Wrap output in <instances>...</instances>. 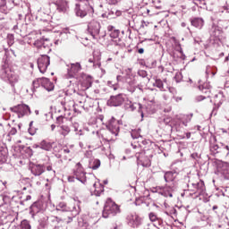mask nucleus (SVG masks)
<instances>
[{
  "label": "nucleus",
  "instance_id": "4d7b16f0",
  "mask_svg": "<svg viewBox=\"0 0 229 229\" xmlns=\"http://www.w3.org/2000/svg\"><path fill=\"white\" fill-rule=\"evenodd\" d=\"M138 75L140 76V78H146V76H148V72L144 70H140L138 72Z\"/></svg>",
  "mask_w": 229,
  "mask_h": 229
},
{
  "label": "nucleus",
  "instance_id": "a18cd8bd",
  "mask_svg": "<svg viewBox=\"0 0 229 229\" xmlns=\"http://www.w3.org/2000/svg\"><path fill=\"white\" fill-rule=\"evenodd\" d=\"M63 152L65 154V155H68V160H71V158H72V155H74V151H72V148H69L67 147H64L63 148Z\"/></svg>",
  "mask_w": 229,
  "mask_h": 229
},
{
  "label": "nucleus",
  "instance_id": "052dcab7",
  "mask_svg": "<svg viewBox=\"0 0 229 229\" xmlns=\"http://www.w3.org/2000/svg\"><path fill=\"white\" fill-rule=\"evenodd\" d=\"M13 30L15 31V33H17L18 35H21V29H19V25H14L13 26Z\"/></svg>",
  "mask_w": 229,
  "mask_h": 229
},
{
  "label": "nucleus",
  "instance_id": "473e14b6",
  "mask_svg": "<svg viewBox=\"0 0 229 229\" xmlns=\"http://www.w3.org/2000/svg\"><path fill=\"white\" fill-rule=\"evenodd\" d=\"M8 158V150L6 148H0V165L5 164L6 160Z\"/></svg>",
  "mask_w": 229,
  "mask_h": 229
},
{
  "label": "nucleus",
  "instance_id": "5701e85b",
  "mask_svg": "<svg viewBox=\"0 0 229 229\" xmlns=\"http://www.w3.org/2000/svg\"><path fill=\"white\" fill-rule=\"evenodd\" d=\"M218 171L225 180H229V163L224 162L218 166Z\"/></svg>",
  "mask_w": 229,
  "mask_h": 229
},
{
  "label": "nucleus",
  "instance_id": "58836bf2",
  "mask_svg": "<svg viewBox=\"0 0 229 229\" xmlns=\"http://www.w3.org/2000/svg\"><path fill=\"white\" fill-rule=\"evenodd\" d=\"M217 72V68L216 66H210L208 65L206 68V74L208 76L209 74H212V76H216Z\"/></svg>",
  "mask_w": 229,
  "mask_h": 229
},
{
  "label": "nucleus",
  "instance_id": "bf43d9fd",
  "mask_svg": "<svg viewBox=\"0 0 229 229\" xmlns=\"http://www.w3.org/2000/svg\"><path fill=\"white\" fill-rule=\"evenodd\" d=\"M71 33V31L69 30V28H65V29H63V30L60 32L61 35H67Z\"/></svg>",
  "mask_w": 229,
  "mask_h": 229
},
{
  "label": "nucleus",
  "instance_id": "7ed1b4c3",
  "mask_svg": "<svg viewBox=\"0 0 229 229\" xmlns=\"http://www.w3.org/2000/svg\"><path fill=\"white\" fill-rule=\"evenodd\" d=\"M74 13L76 17H80L81 19H84L87 15L92 17L94 15V7L89 0H81L79 4H75Z\"/></svg>",
  "mask_w": 229,
  "mask_h": 229
},
{
  "label": "nucleus",
  "instance_id": "e2e57ef3",
  "mask_svg": "<svg viewBox=\"0 0 229 229\" xmlns=\"http://www.w3.org/2000/svg\"><path fill=\"white\" fill-rule=\"evenodd\" d=\"M29 133L30 135H35L37 133V129L29 128Z\"/></svg>",
  "mask_w": 229,
  "mask_h": 229
},
{
  "label": "nucleus",
  "instance_id": "412c9836",
  "mask_svg": "<svg viewBox=\"0 0 229 229\" xmlns=\"http://www.w3.org/2000/svg\"><path fill=\"white\" fill-rule=\"evenodd\" d=\"M123 103H124V98H123V94L111 97L107 101V105H109V106H121Z\"/></svg>",
  "mask_w": 229,
  "mask_h": 229
},
{
  "label": "nucleus",
  "instance_id": "aec40b11",
  "mask_svg": "<svg viewBox=\"0 0 229 229\" xmlns=\"http://www.w3.org/2000/svg\"><path fill=\"white\" fill-rule=\"evenodd\" d=\"M125 110L129 112H133L138 109V112L141 114V117H144V111H142V106L139 103H131V101H127L124 105Z\"/></svg>",
  "mask_w": 229,
  "mask_h": 229
},
{
  "label": "nucleus",
  "instance_id": "3c124183",
  "mask_svg": "<svg viewBox=\"0 0 229 229\" xmlns=\"http://www.w3.org/2000/svg\"><path fill=\"white\" fill-rule=\"evenodd\" d=\"M182 78H183V75H182V72L175 73L174 80H175L176 83H180V81H182Z\"/></svg>",
  "mask_w": 229,
  "mask_h": 229
},
{
  "label": "nucleus",
  "instance_id": "cd10ccee",
  "mask_svg": "<svg viewBox=\"0 0 229 229\" xmlns=\"http://www.w3.org/2000/svg\"><path fill=\"white\" fill-rule=\"evenodd\" d=\"M127 90L131 94L137 90V80L135 78L127 79Z\"/></svg>",
  "mask_w": 229,
  "mask_h": 229
},
{
  "label": "nucleus",
  "instance_id": "ea45409f",
  "mask_svg": "<svg viewBox=\"0 0 229 229\" xmlns=\"http://www.w3.org/2000/svg\"><path fill=\"white\" fill-rule=\"evenodd\" d=\"M70 130L71 131H74L75 135H81V129H80V124L78 123H72Z\"/></svg>",
  "mask_w": 229,
  "mask_h": 229
},
{
  "label": "nucleus",
  "instance_id": "603ef678",
  "mask_svg": "<svg viewBox=\"0 0 229 229\" xmlns=\"http://www.w3.org/2000/svg\"><path fill=\"white\" fill-rule=\"evenodd\" d=\"M107 85L108 87H111L113 90H117V89H119V85L117 83L112 82L111 81H107Z\"/></svg>",
  "mask_w": 229,
  "mask_h": 229
},
{
  "label": "nucleus",
  "instance_id": "423d86ee",
  "mask_svg": "<svg viewBox=\"0 0 229 229\" xmlns=\"http://www.w3.org/2000/svg\"><path fill=\"white\" fill-rule=\"evenodd\" d=\"M74 205L72 207V208L71 209L72 212V216H68V218H60L58 216H51L50 217V221H52V223H72V219L73 217H76V216H80V212H81V208L80 207L81 201L80 200H76V199H74Z\"/></svg>",
  "mask_w": 229,
  "mask_h": 229
},
{
  "label": "nucleus",
  "instance_id": "39448f33",
  "mask_svg": "<svg viewBox=\"0 0 229 229\" xmlns=\"http://www.w3.org/2000/svg\"><path fill=\"white\" fill-rule=\"evenodd\" d=\"M188 188L189 189L185 191L186 194L194 199L205 194V182L203 181H199L197 183L190 182Z\"/></svg>",
  "mask_w": 229,
  "mask_h": 229
},
{
  "label": "nucleus",
  "instance_id": "6e6552de",
  "mask_svg": "<svg viewBox=\"0 0 229 229\" xmlns=\"http://www.w3.org/2000/svg\"><path fill=\"white\" fill-rule=\"evenodd\" d=\"M106 129H107V134H111V137H107L106 140H115V137L119 135V121L116 120L115 118L112 117L110 120L106 124Z\"/></svg>",
  "mask_w": 229,
  "mask_h": 229
},
{
  "label": "nucleus",
  "instance_id": "f8f14e48",
  "mask_svg": "<svg viewBox=\"0 0 229 229\" xmlns=\"http://www.w3.org/2000/svg\"><path fill=\"white\" fill-rule=\"evenodd\" d=\"M88 31L89 35L93 37V38H98V37L99 36V31H101V23L95 20L91 21L88 24Z\"/></svg>",
  "mask_w": 229,
  "mask_h": 229
},
{
  "label": "nucleus",
  "instance_id": "2eb2a0df",
  "mask_svg": "<svg viewBox=\"0 0 229 229\" xmlns=\"http://www.w3.org/2000/svg\"><path fill=\"white\" fill-rule=\"evenodd\" d=\"M176 184L174 182H170L163 187L159 194H161V196H164L165 198H173L174 192H176Z\"/></svg>",
  "mask_w": 229,
  "mask_h": 229
},
{
  "label": "nucleus",
  "instance_id": "c9c22d12",
  "mask_svg": "<svg viewBox=\"0 0 229 229\" xmlns=\"http://www.w3.org/2000/svg\"><path fill=\"white\" fill-rule=\"evenodd\" d=\"M40 85L42 86V78L33 81L32 86L30 88L31 92H33V94H35L37 89L40 88Z\"/></svg>",
  "mask_w": 229,
  "mask_h": 229
},
{
  "label": "nucleus",
  "instance_id": "0e129e2a",
  "mask_svg": "<svg viewBox=\"0 0 229 229\" xmlns=\"http://www.w3.org/2000/svg\"><path fill=\"white\" fill-rule=\"evenodd\" d=\"M114 30H115V27L112 26V25H109L107 27V31H109L110 33H112V31H114Z\"/></svg>",
  "mask_w": 229,
  "mask_h": 229
},
{
  "label": "nucleus",
  "instance_id": "dca6fc26",
  "mask_svg": "<svg viewBox=\"0 0 229 229\" xmlns=\"http://www.w3.org/2000/svg\"><path fill=\"white\" fill-rule=\"evenodd\" d=\"M81 71L80 63L67 64V78H78V73Z\"/></svg>",
  "mask_w": 229,
  "mask_h": 229
},
{
  "label": "nucleus",
  "instance_id": "79ce46f5",
  "mask_svg": "<svg viewBox=\"0 0 229 229\" xmlns=\"http://www.w3.org/2000/svg\"><path fill=\"white\" fill-rule=\"evenodd\" d=\"M0 12L1 13H8V7H6V0H0Z\"/></svg>",
  "mask_w": 229,
  "mask_h": 229
},
{
  "label": "nucleus",
  "instance_id": "b1692460",
  "mask_svg": "<svg viewBox=\"0 0 229 229\" xmlns=\"http://www.w3.org/2000/svg\"><path fill=\"white\" fill-rule=\"evenodd\" d=\"M41 87L46 90H47V92H51L52 90H55V84L46 77L42 78Z\"/></svg>",
  "mask_w": 229,
  "mask_h": 229
},
{
  "label": "nucleus",
  "instance_id": "9b49d317",
  "mask_svg": "<svg viewBox=\"0 0 229 229\" xmlns=\"http://www.w3.org/2000/svg\"><path fill=\"white\" fill-rule=\"evenodd\" d=\"M229 27V20H220L217 21V26L213 27V37H216V38H219V35L223 32V30H228Z\"/></svg>",
  "mask_w": 229,
  "mask_h": 229
},
{
  "label": "nucleus",
  "instance_id": "338daca9",
  "mask_svg": "<svg viewBox=\"0 0 229 229\" xmlns=\"http://www.w3.org/2000/svg\"><path fill=\"white\" fill-rule=\"evenodd\" d=\"M223 10H225V12H226V13H229V6H228V4L224 5L223 6Z\"/></svg>",
  "mask_w": 229,
  "mask_h": 229
},
{
  "label": "nucleus",
  "instance_id": "f3484780",
  "mask_svg": "<svg viewBox=\"0 0 229 229\" xmlns=\"http://www.w3.org/2000/svg\"><path fill=\"white\" fill-rule=\"evenodd\" d=\"M73 174L79 182L81 183L87 182V176H85L86 173L83 170V166H81V163L76 164V170H74Z\"/></svg>",
  "mask_w": 229,
  "mask_h": 229
},
{
  "label": "nucleus",
  "instance_id": "774afa93",
  "mask_svg": "<svg viewBox=\"0 0 229 229\" xmlns=\"http://www.w3.org/2000/svg\"><path fill=\"white\" fill-rule=\"evenodd\" d=\"M76 180V178L74 177V176H69L68 177V182H74Z\"/></svg>",
  "mask_w": 229,
  "mask_h": 229
},
{
  "label": "nucleus",
  "instance_id": "f704fd0d",
  "mask_svg": "<svg viewBox=\"0 0 229 229\" xmlns=\"http://www.w3.org/2000/svg\"><path fill=\"white\" fill-rule=\"evenodd\" d=\"M39 148L45 151H51V149H53V144H51V142L43 140L39 143Z\"/></svg>",
  "mask_w": 229,
  "mask_h": 229
},
{
  "label": "nucleus",
  "instance_id": "a19ab883",
  "mask_svg": "<svg viewBox=\"0 0 229 229\" xmlns=\"http://www.w3.org/2000/svg\"><path fill=\"white\" fill-rule=\"evenodd\" d=\"M61 135H63L64 137H67L68 133H71V127H69L68 125H61Z\"/></svg>",
  "mask_w": 229,
  "mask_h": 229
},
{
  "label": "nucleus",
  "instance_id": "c85d7f7f",
  "mask_svg": "<svg viewBox=\"0 0 229 229\" xmlns=\"http://www.w3.org/2000/svg\"><path fill=\"white\" fill-rule=\"evenodd\" d=\"M191 26H194V28H197L198 30H201L203 26H205V21L203 18H193L191 20Z\"/></svg>",
  "mask_w": 229,
  "mask_h": 229
},
{
  "label": "nucleus",
  "instance_id": "09e8293b",
  "mask_svg": "<svg viewBox=\"0 0 229 229\" xmlns=\"http://www.w3.org/2000/svg\"><path fill=\"white\" fill-rule=\"evenodd\" d=\"M14 40H15V38L13 37V34L7 35V44H8V46H13Z\"/></svg>",
  "mask_w": 229,
  "mask_h": 229
},
{
  "label": "nucleus",
  "instance_id": "ddd939ff",
  "mask_svg": "<svg viewBox=\"0 0 229 229\" xmlns=\"http://www.w3.org/2000/svg\"><path fill=\"white\" fill-rule=\"evenodd\" d=\"M50 64H51V59L47 55H43L39 58H38V67L39 72L42 74H44V72L47 71V67H49Z\"/></svg>",
  "mask_w": 229,
  "mask_h": 229
},
{
  "label": "nucleus",
  "instance_id": "9d476101",
  "mask_svg": "<svg viewBox=\"0 0 229 229\" xmlns=\"http://www.w3.org/2000/svg\"><path fill=\"white\" fill-rule=\"evenodd\" d=\"M50 46L49 38H41L34 42V47L42 51V53H49L51 51Z\"/></svg>",
  "mask_w": 229,
  "mask_h": 229
},
{
  "label": "nucleus",
  "instance_id": "5fc2aeb1",
  "mask_svg": "<svg viewBox=\"0 0 229 229\" xmlns=\"http://www.w3.org/2000/svg\"><path fill=\"white\" fill-rule=\"evenodd\" d=\"M191 158H193V160H199V158H201V154H199L198 152H194L191 155Z\"/></svg>",
  "mask_w": 229,
  "mask_h": 229
},
{
  "label": "nucleus",
  "instance_id": "bb28decb",
  "mask_svg": "<svg viewBox=\"0 0 229 229\" xmlns=\"http://www.w3.org/2000/svg\"><path fill=\"white\" fill-rule=\"evenodd\" d=\"M12 55L15 56V51L12 49L9 51H5V55L3 58V62H4L3 65H6V67H9L10 64H12V56H11Z\"/></svg>",
  "mask_w": 229,
  "mask_h": 229
},
{
  "label": "nucleus",
  "instance_id": "20e7f679",
  "mask_svg": "<svg viewBox=\"0 0 229 229\" xmlns=\"http://www.w3.org/2000/svg\"><path fill=\"white\" fill-rule=\"evenodd\" d=\"M0 78L4 80V81H8L13 89H15V85L19 83V75L6 65H2Z\"/></svg>",
  "mask_w": 229,
  "mask_h": 229
},
{
  "label": "nucleus",
  "instance_id": "e433bc0d",
  "mask_svg": "<svg viewBox=\"0 0 229 229\" xmlns=\"http://www.w3.org/2000/svg\"><path fill=\"white\" fill-rule=\"evenodd\" d=\"M101 166V161L99 159H94L89 162V169H93L96 171V169H99Z\"/></svg>",
  "mask_w": 229,
  "mask_h": 229
},
{
  "label": "nucleus",
  "instance_id": "6e6d98bb",
  "mask_svg": "<svg viewBox=\"0 0 229 229\" xmlns=\"http://www.w3.org/2000/svg\"><path fill=\"white\" fill-rule=\"evenodd\" d=\"M76 92V89H74V85H70L69 89H67V94L72 95Z\"/></svg>",
  "mask_w": 229,
  "mask_h": 229
},
{
  "label": "nucleus",
  "instance_id": "69168bd1",
  "mask_svg": "<svg viewBox=\"0 0 229 229\" xmlns=\"http://www.w3.org/2000/svg\"><path fill=\"white\" fill-rule=\"evenodd\" d=\"M222 146H223V148H224V149H226V155H229V145H223L222 144Z\"/></svg>",
  "mask_w": 229,
  "mask_h": 229
},
{
  "label": "nucleus",
  "instance_id": "4468645a",
  "mask_svg": "<svg viewBox=\"0 0 229 229\" xmlns=\"http://www.w3.org/2000/svg\"><path fill=\"white\" fill-rule=\"evenodd\" d=\"M131 136L134 140L138 139L139 148H142L143 146H151V141L150 140L142 139V136L140 135V129L131 130Z\"/></svg>",
  "mask_w": 229,
  "mask_h": 229
},
{
  "label": "nucleus",
  "instance_id": "f257e3e1",
  "mask_svg": "<svg viewBox=\"0 0 229 229\" xmlns=\"http://www.w3.org/2000/svg\"><path fill=\"white\" fill-rule=\"evenodd\" d=\"M151 145H143V150L141 152L136 153V158L138 160V164L142 165L143 167H149L151 165V158H153V148Z\"/></svg>",
  "mask_w": 229,
  "mask_h": 229
},
{
  "label": "nucleus",
  "instance_id": "2f4dec72",
  "mask_svg": "<svg viewBox=\"0 0 229 229\" xmlns=\"http://www.w3.org/2000/svg\"><path fill=\"white\" fill-rule=\"evenodd\" d=\"M210 89H212V87L208 82H205L202 85L199 86V89L201 90L203 94H207L208 98H210Z\"/></svg>",
  "mask_w": 229,
  "mask_h": 229
},
{
  "label": "nucleus",
  "instance_id": "680f3d73",
  "mask_svg": "<svg viewBox=\"0 0 229 229\" xmlns=\"http://www.w3.org/2000/svg\"><path fill=\"white\" fill-rule=\"evenodd\" d=\"M196 101L197 102H199V101H203V99H207V97H203V96H198V97H196Z\"/></svg>",
  "mask_w": 229,
  "mask_h": 229
},
{
  "label": "nucleus",
  "instance_id": "49530a36",
  "mask_svg": "<svg viewBox=\"0 0 229 229\" xmlns=\"http://www.w3.org/2000/svg\"><path fill=\"white\" fill-rule=\"evenodd\" d=\"M20 229H31V225L28 220H22L20 225Z\"/></svg>",
  "mask_w": 229,
  "mask_h": 229
},
{
  "label": "nucleus",
  "instance_id": "4be33fe9",
  "mask_svg": "<svg viewBox=\"0 0 229 229\" xmlns=\"http://www.w3.org/2000/svg\"><path fill=\"white\" fill-rule=\"evenodd\" d=\"M178 174H179V172L177 170L165 172L164 174L165 182L166 183H170V182L173 183V182L176 180V176H178Z\"/></svg>",
  "mask_w": 229,
  "mask_h": 229
},
{
  "label": "nucleus",
  "instance_id": "4c0bfd02",
  "mask_svg": "<svg viewBox=\"0 0 229 229\" xmlns=\"http://www.w3.org/2000/svg\"><path fill=\"white\" fill-rule=\"evenodd\" d=\"M191 119H192V114H185L182 117V121L180 122V124H182V126H188Z\"/></svg>",
  "mask_w": 229,
  "mask_h": 229
},
{
  "label": "nucleus",
  "instance_id": "f03ea898",
  "mask_svg": "<svg viewBox=\"0 0 229 229\" xmlns=\"http://www.w3.org/2000/svg\"><path fill=\"white\" fill-rule=\"evenodd\" d=\"M42 205L40 202H35L30 206V214L33 217V219H37V217H41L38 220V229H47V221L49 220V217L44 213H42Z\"/></svg>",
  "mask_w": 229,
  "mask_h": 229
},
{
  "label": "nucleus",
  "instance_id": "13d9d810",
  "mask_svg": "<svg viewBox=\"0 0 229 229\" xmlns=\"http://www.w3.org/2000/svg\"><path fill=\"white\" fill-rule=\"evenodd\" d=\"M47 171L50 172L51 176H55V170H53V166L51 165L47 166Z\"/></svg>",
  "mask_w": 229,
  "mask_h": 229
},
{
  "label": "nucleus",
  "instance_id": "393cba45",
  "mask_svg": "<svg viewBox=\"0 0 229 229\" xmlns=\"http://www.w3.org/2000/svg\"><path fill=\"white\" fill-rule=\"evenodd\" d=\"M147 100H148L146 105L147 112L153 114L155 112V106H157V102L155 101V97L154 96L148 97Z\"/></svg>",
  "mask_w": 229,
  "mask_h": 229
},
{
  "label": "nucleus",
  "instance_id": "0eeeda50",
  "mask_svg": "<svg viewBox=\"0 0 229 229\" xmlns=\"http://www.w3.org/2000/svg\"><path fill=\"white\" fill-rule=\"evenodd\" d=\"M119 213H121L119 205L114 202L111 199H108L104 207L102 217L108 219V217H114V216H117Z\"/></svg>",
  "mask_w": 229,
  "mask_h": 229
},
{
  "label": "nucleus",
  "instance_id": "1a4fd4ad",
  "mask_svg": "<svg viewBox=\"0 0 229 229\" xmlns=\"http://www.w3.org/2000/svg\"><path fill=\"white\" fill-rule=\"evenodd\" d=\"M11 112L17 114L18 117L21 119L24 115H30L31 114V109L30 106L26 104H20L18 106H13L10 108Z\"/></svg>",
  "mask_w": 229,
  "mask_h": 229
},
{
  "label": "nucleus",
  "instance_id": "a878e982",
  "mask_svg": "<svg viewBox=\"0 0 229 229\" xmlns=\"http://www.w3.org/2000/svg\"><path fill=\"white\" fill-rule=\"evenodd\" d=\"M93 80L90 75H84L83 81L81 82L82 89L87 90L92 87Z\"/></svg>",
  "mask_w": 229,
  "mask_h": 229
},
{
  "label": "nucleus",
  "instance_id": "a211bd4d",
  "mask_svg": "<svg viewBox=\"0 0 229 229\" xmlns=\"http://www.w3.org/2000/svg\"><path fill=\"white\" fill-rule=\"evenodd\" d=\"M129 226L131 228H139L142 225V218L137 214H131L127 216Z\"/></svg>",
  "mask_w": 229,
  "mask_h": 229
},
{
  "label": "nucleus",
  "instance_id": "6ab92c4d",
  "mask_svg": "<svg viewBox=\"0 0 229 229\" xmlns=\"http://www.w3.org/2000/svg\"><path fill=\"white\" fill-rule=\"evenodd\" d=\"M54 4L59 13H67L69 12V2L67 0H55Z\"/></svg>",
  "mask_w": 229,
  "mask_h": 229
},
{
  "label": "nucleus",
  "instance_id": "7c9ffc66",
  "mask_svg": "<svg viewBox=\"0 0 229 229\" xmlns=\"http://www.w3.org/2000/svg\"><path fill=\"white\" fill-rule=\"evenodd\" d=\"M213 140L214 142L210 141L209 149L211 155H217V153L221 151V148H219V145L216 142V138H214Z\"/></svg>",
  "mask_w": 229,
  "mask_h": 229
},
{
  "label": "nucleus",
  "instance_id": "c756f323",
  "mask_svg": "<svg viewBox=\"0 0 229 229\" xmlns=\"http://www.w3.org/2000/svg\"><path fill=\"white\" fill-rule=\"evenodd\" d=\"M30 171L34 176H40L44 173V165H33Z\"/></svg>",
  "mask_w": 229,
  "mask_h": 229
},
{
  "label": "nucleus",
  "instance_id": "8fccbe9b",
  "mask_svg": "<svg viewBox=\"0 0 229 229\" xmlns=\"http://www.w3.org/2000/svg\"><path fill=\"white\" fill-rule=\"evenodd\" d=\"M57 210H63V212H67V205L64 202H60L57 206Z\"/></svg>",
  "mask_w": 229,
  "mask_h": 229
},
{
  "label": "nucleus",
  "instance_id": "de8ad7c7",
  "mask_svg": "<svg viewBox=\"0 0 229 229\" xmlns=\"http://www.w3.org/2000/svg\"><path fill=\"white\" fill-rule=\"evenodd\" d=\"M74 100L72 99L63 108L64 110H72V106H74Z\"/></svg>",
  "mask_w": 229,
  "mask_h": 229
},
{
  "label": "nucleus",
  "instance_id": "864d4df0",
  "mask_svg": "<svg viewBox=\"0 0 229 229\" xmlns=\"http://www.w3.org/2000/svg\"><path fill=\"white\" fill-rule=\"evenodd\" d=\"M119 30H114L111 33H109L111 38H117L119 37Z\"/></svg>",
  "mask_w": 229,
  "mask_h": 229
},
{
  "label": "nucleus",
  "instance_id": "72a5a7b5",
  "mask_svg": "<svg viewBox=\"0 0 229 229\" xmlns=\"http://www.w3.org/2000/svg\"><path fill=\"white\" fill-rule=\"evenodd\" d=\"M7 218L8 212L0 209V226H3L4 225H6V223H8Z\"/></svg>",
  "mask_w": 229,
  "mask_h": 229
},
{
  "label": "nucleus",
  "instance_id": "37998d69",
  "mask_svg": "<svg viewBox=\"0 0 229 229\" xmlns=\"http://www.w3.org/2000/svg\"><path fill=\"white\" fill-rule=\"evenodd\" d=\"M72 100L71 97L65 95L64 98H58V101L61 103L63 108Z\"/></svg>",
  "mask_w": 229,
  "mask_h": 229
},
{
  "label": "nucleus",
  "instance_id": "c03bdc74",
  "mask_svg": "<svg viewBox=\"0 0 229 229\" xmlns=\"http://www.w3.org/2000/svg\"><path fill=\"white\" fill-rule=\"evenodd\" d=\"M154 87H157V88L159 89V90H161V91L165 90V89H164V82H163L162 80H160V79H157V80L155 81V82H154Z\"/></svg>",
  "mask_w": 229,
  "mask_h": 229
}]
</instances>
